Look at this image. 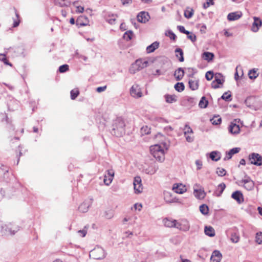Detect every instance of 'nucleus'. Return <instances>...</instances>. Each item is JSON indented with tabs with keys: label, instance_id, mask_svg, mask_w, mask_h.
Wrapping results in <instances>:
<instances>
[{
	"label": "nucleus",
	"instance_id": "nucleus-1",
	"mask_svg": "<svg viewBox=\"0 0 262 262\" xmlns=\"http://www.w3.org/2000/svg\"><path fill=\"white\" fill-rule=\"evenodd\" d=\"M125 123L122 119L117 118L113 124L112 134L116 137H121L125 134Z\"/></svg>",
	"mask_w": 262,
	"mask_h": 262
},
{
	"label": "nucleus",
	"instance_id": "nucleus-2",
	"mask_svg": "<svg viewBox=\"0 0 262 262\" xmlns=\"http://www.w3.org/2000/svg\"><path fill=\"white\" fill-rule=\"evenodd\" d=\"M150 150L153 157L160 162H163L165 159V152L162 147L159 144L151 146Z\"/></svg>",
	"mask_w": 262,
	"mask_h": 262
},
{
	"label": "nucleus",
	"instance_id": "nucleus-3",
	"mask_svg": "<svg viewBox=\"0 0 262 262\" xmlns=\"http://www.w3.org/2000/svg\"><path fill=\"white\" fill-rule=\"evenodd\" d=\"M148 62L147 60L142 59H139L133 63L129 68V72L132 74H135L143 68L147 67Z\"/></svg>",
	"mask_w": 262,
	"mask_h": 262
},
{
	"label": "nucleus",
	"instance_id": "nucleus-4",
	"mask_svg": "<svg viewBox=\"0 0 262 262\" xmlns=\"http://www.w3.org/2000/svg\"><path fill=\"white\" fill-rule=\"evenodd\" d=\"M89 256L94 259H101L105 257L106 253L102 248L97 247L90 251Z\"/></svg>",
	"mask_w": 262,
	"mask_h": 262
},
{
	"label": "nucleus",
	"instance_id": "nucleus-5",
	"mask_svg": "<svg viewBox=\"0 0 262 262\" xmlns=\"http://www.w3.org/2000/svg\"><path fill=\"white\" fill-rule=\"evenodd\" d=\"M18 230L19 227L17 226L9 223L2 226L1 232L6 235H14Z\"/></svg>",
	"mask_w": 262,
	"mask_h": 262
},
{
	"label": "nucleus",
	"instance_id": "nucleus-6",
	"mask_svg": "<svg viewBox=\"0 0 262 262\" xmlns=\"http://www.w3.org/2000/svg\"><path fill=\"white\" fill-rule=\"evenodd\" d=\"M236 183L239 186H243L248 191L253 190L254 187V182L247 175L245 176L244 179L238 181Z\"/></svg>",
	"mask_w": 262,
	"mask_h": 262
},
{
	"label": "nucleus",
	"instance_id": "nucleus-7",
	"mask_svg": "<svg viewBox=\"0 0 262 262\" xmlns=\"http://www.w3.org/2000/svg\"><path fill=\"white\" fill-rule=\"evenodd\" d=\"M249 160L252 164L256 166H260L262 165V157L258 154L253 152L250 154L249 156Z\"/></svg>",
	"mask_w": 262,
	"mask_h": 262
},
{
	"label": "nucleus",
	"instance_id": "nucleus-8",
	"mask_svg": "<svg viewBox=\"0 0 262 262\" xmlns=\"http://www.w3.org/2000/svg\"><path fill=\"white\" fill-rule=\"evenodd\" d=\"M200 187L201 186L198 184H195L193 187V194L195 198L200 200L204 199L206 195V193L203 189H201Z\"/></svg>",
	"mask_w": 262,
	"mask_h": 262
},
{
	"label": "nucleus",
	"instance_id": "nucleus-9",
	"mask_svg": "<svg viewBox=\"0 0 262 262\" xmlns=\"http://www.w3.org/2000/svg\"><path fill=\"white\" fill-rule=\"evenodd\" d=\"M130 95L134 98H139L142 96L141 88L138 84H134L130 89Z\"/></svg>",
	"mask_w": 262,
	"mask_h": 262
},
{
	"label": "nucleus",
	"instance_id": "nucleus-10",
	"mask_svg": "<svg viewBox=\"0 0 262 262\" xmlns=\"http://www.w3.org/2000/svg\"><path fill=\"white\" fill-rule=\"evenodd\" d=\"M141 182V179L140 177H136L134 178L133 184L136 193H140L142 191L143 187Z\"/></svg>",
	"mask_w": 262,
	"mask_h": 262
},
{
	"label": "nucleus",
	"instance_id": "nucleus-11",
	"mask_svg": "<svg viewBox=\"0 0 262 262\" xmlns=\"http://www.w3.org/2000/svg\"><path fill=\"white\" fill-rule=\"evenodd\" d=\"M176 228L183 231H187L189 230L190 225L186 220H182L180 222H177Z\"/></svg>",
	"mask_w": 262,
	"mask_h": 262
},
{
	"label": "nucleus",
	"instance_id": "nucleus-12",
	"mask_svg": "<svg viewBox=\"0 0 262 262\" xmlns=\"http://www.w3.org/2000/svg\"><path fill=\"white\" fill-rule=\"evenodd\" d=\"M114 176V171L113 169L107 170L104 176L103 182L104 184L108 186L112 182Z\"/></svg>",
	"mask_w": 262,
	"mask_h": 262
},
{
	"label": "nucleus",
	"instance_id": "nucleus-13",
	"mask_svg": "<svg viewBox=\"0 0 262 262\" xmlns=\"http://www.w3.org/2000/svg\"><path fill=\"white\" fill-rule=\"evenodd\" d=\"M137 18L139 22L146 23L149 20L150 16L148 12L142 11L138 14Z\"/></svg>",
	"mask_w": 262,
	"mask_h": 262
},
{
	"label": "nucleus",
	"instance_id": "nucleus-14",
	"mask_svg": "<svg viewBox=\"0 0 262 262\" xmlns=\"http://www.w3.org/2000/svg\"><path fill=\"white\" fill-rule=\"evenodd\" d=\"M172 189L177 193L182 194L186 191L185 185L182 184H174L173 185Z\"/></svg>",
	"mask_w": 262,
	"mask_h": 262
},
{
	"label": "nucleus",
	"instance_id": "nucleus-15",
	"mask_svg": "<svg viewBox=\"0 0 262 262\" xmlns=\"http://www.w3.org/2000/svg\"><path fill=\"white\" fill-rule=\"evenodd\" d=\"M240 150L241 148L239 147H234L231 149L229 151L226 152V155L224 160L226 161L230 159L233 155L238 153Z\"/></svg>",
	"mask_w": 262,
	"mask_h": 262
},
{
	"label": "nucleus",
	"instance_id": "nucleus-16",
	"mask_svg": "<svg viewBox=\"0 0 262 262\" xmlns=\"http://www.w3.org/2000/svg\"><path fill=\"white\" fill-rule=\"evenodd\" d=\"M222 258V253L218 250H214L210 257L211 262H220Z\"/></svg>",
	"mask_w": 262,
	"mask_h": 262
},
{
	"label": "nucleus",
	"instance_id": "nucleus-17",
	"mask_svg": "<svg viewBox=\"0 0 262 262\" xmlns=\"http://www.w3.org/2000/svg\"><path fill=\"white\" fill-rule=\"evenodd\" d=\"M229 132L234 135H237L239 133V126L234 122H231L228 128Z\"/></svg>",
	"mask_w": 262,
	"mask_h": 262
},
{
	"label": "nucleus",
	"instance_id": "nucleus-18",
	"mask_svg": "<svg viewBox=\"0 0 262 262\" xmlns=\"http://www.w3.org/2000/svg\"><path fill=\"white\" fill-rule=\"evenodd\" d=\"M231 197L235 200L237 201V202L239 204L242 203L244 201V198L242 193L240 191H236L234 192L232 195Z\"/></svg>",
	"mask_w": 262,
	"mask_h": 262
},
{
	"label": "nucleus",
	"instance_id": "nucleus-19",
	"mask_svg": "<svg viewBox=\"0 0 262 262\" xmlns=\"http://www.w3.org/2000/svg\"><path fill=\"white\" fill-rule=\"evenodd\" d=\"M262 23L260 19L257 17L254 18V22L252 24L251 30L254 32H256L259 30V27L261 26Z\"/></svg>",
	"mask_w": 262,
	"mask_h": 262
},
{
	"label": "nucleus",
	"instance_id": "nucleus-20",
	"mask_svg": "<svg viewBox=\"0 0 262 262\" xmlns=\"http://www.w3.org/2000/svg\"><path fill=\"white\" fill-rule=\"evenodd\" d=\"M242 14L241 12H232L228 14L227 19L229 21H234L241 17Z\"/></svg>",
	"mask_w": 262,
	"mask_h": 262
},
{
	"label": "nucleus",
	"instance_id": "nucleus-21",
	"mask_svg": "<svg viewBox=\"0 0 262 262\" xmlns=\"http://www.w3.org/2000/svg\"><path fill=\"white\" fill-rule=\"evenodd\" d=\"M91 202L90 201H86L83 202L79 207V210L81 212H86L88 211Z\"/></svg>",
	"mask_w": 262,
	"mask_h": 262
},
{
	"label": "nucleus",
	"instance_id": "nucleus-22",
	"mask_svg": "<svg viewBox=\"0 0 262 262\" xmlns=\"http://www.w3.org/2000/svg\"><path fill=\"white\" fill-rule=\"evenodd\" d=\"M164 226L167 227H174L176 228V224L177 221L175 220H171L168 219H164L163 221Z\"/></svg>",
	"mask_w": 262,
	"mask_h": 262
},
{
	"label": "nucleus",
	"instance_id": "nucleus-23",
	"mask_svg": "<svg viewBox=\"0 0 262 262\" xmlns=\"http://www.w3.org/2000/svg\"><path fill=\"white\" fill-rule=\"evenodd\" d=\"M54 4L56 6L63 7L69 6L71 3L68 0H54Z\"/></svg>",
	"mask_w": 262,
	"mask_h": 262
},
{
	"label": "nucleus",
	"instance_id": "nucleus-24",
	"mask_svg": "<svg viewBox=\"0 0 262 262\" xmlns=\"http://www.w3.org/2000/svg\"><path fill=\"white\" fill-rule=\"evenodd\" d=\"M214 57V55L213 53L209 52H205L202 55V58L207 61L208 62H210L212 61Z\"/></svg>",
	"mask_w": 262,
	"mask_h": 262
},
{
	"label": "nucleus",
	"instance_id": "nucleus-25",
	"mask_svg": "<svg viewBox=\"0 0 262 262\" xmlns=\"http://www.w3.org/2000/svg\"><path fill=\"white\" fill-rule=\"evenodd\" d=\"M184 75V70L179 68L174 72V76L177 80H180L182 79Z\"/></svg>",
	"mask_w": 262,
	"mask_h": 262
},
{
	"label": "nucleus",
	"instance_id": "nucleus-26",
	"mask_svg": "<svg viewBox=\"0 0 262 262\" xmlns=\"http://www.w3.org/2000/svg\"><path fill=\"white\" fill-rule=\"evenodd\" d=\"M158 169V166L156 165H150L147 168L145 169L146 173L148 174H154Z\"/></svg>",
	"mask_w": 262,
	"mask_h": 262
},
{
	"label": "nucleus",
	"instance_id": "nucleus-27",
	"mask_svg": "<svg viewBox=\"0 0 262 262\" xmlns=\"http://www.w3.org/2000/svg\"><path fill=\"white\" fill-rule=\"evenodd\" d=\"M204 232L206 235L210 237H213L215 236V230L211 226H205Z\"/></svg>",
	"mask_w": 262,
	"mask_h": 262
},
{
	"label": "nucleus",
	"instance_id": "nucleus-28",
	"mask_svg": "<svg viewBox=\"0 0 262 262\" xmlns=\"http://www.w3.org/2000/svg\"><path fill=\"white\" fill-rule=\"evenodd\" d=\"M210 158L214 161H218L221 159V153L217 151H213L210 153Z\"/></svg>",
	"mask_w": 262,
	"mask_h": 262
},
{
	"label": "nucleus",
	"instance_id": "nucleus-29",
	"mask_svg": "<svg viewBox=\"0 0 262 262\" xmlns=\"http://www.w3.org/2000/svg\"><path fill=\"white\" fill-rule=\"evenodd\" d=\"M165 101L167 103H172L177 101V96L174 95L166 94L164 95Z\"/></svg>",
	"mask_w": 262,
	"mask_h": 262
},
{
	"label": "nucleus",
	"instance_id": "nucleus-30",
	"mask_svg": "<svg viewBox=\"0 0 262 262\" xmlns=\"http://www.w3.org/2000/svg\"><path fill=\"white\" fill-rule=\"evenodd\" d=\"M189 88L193 91L196 90L199 87V80H189Z\"/></svg>",
	"mask_w": 262,
	"mask_h": 262
},
{
	"label": "nucleus",
	"instance_id": "nucleus-31",
	"mask_svg": "<svg viewBox=\"0 0 262 262\" xmlns=\"http://www.w3.org/2000/svg\"><path fill=\"white\" fill-rule=\"evenodd\" d=\"M159 43L157 41L154 42L150 45L148 46L146 48V51L148 53H150L153 52L156 49H157L159 47Z\"/></svg>",
	"mask_w": 262,
	"mask_h": 262
},
{
	"label": "nucleus",
	"instance_id": "nucleus-32",
	"mask_svg": "<svg viewBox=\"0 0 262 262\" xmlns=\"http://www.w3.org/2000/svg\"><path fill=\"white\" fill-rule=\"evenodd\" d=\"M176 56L177 58H178L180 62H183L184 60L183 57V50L180 48H177L175 50Z\"/></svg>",
	"mask_w": 262,
	"mask_h": 262
},
{
	"label": "nucleus",
	"instance_id": "nucleus-33",
	"mask_svg": "<svg viewBox=\"0 0 262 262\" xmlns=\"http://www.w3.org/2000/svg\"><path fill=\"white\" fill-rule=\"evenodd\" d=\"M258 69H253L250 70L248 73V76L250 79H255L258 76V73H257Z\"/></svg>",
	"mask_w": 262,
	"mask_h": 262
},
{
	"label": "nucleus",
	"instance_id": "nucleus-34",
	"mask_svg": "<svg viewBox=\"0 0 262 262\" xmlns=\"http://www.w3.org/2000/svg\"><path fill=\"white\" fill-rule=\"evenodd\" d=\"M194 13V11L192 8H191L190 7L187 8V9L184 11V16L189 19L192 17Z\"/></svg>",
	"mask_w": 262,
	"mask_h": 262
},
{
	"label": "nucleus",
	"instance_id": "nucleus-35",
	"mask_svg": "<svg viewBox=\"0 0 262 262\" xmlns=\"http://www.w3.org/2000/svg\"><path fill=\"white\" fill-rule=\"evenodd\" d=\"M240 239L239 235L238 233L233 232L231 234L230 240L233 243H237Z\"/></svg>",
	"mask_w": 262,
	"mask_h": 262
},
{
	"label": "nucleus",
	"instance_id": "nucleus-36",
	"mask_svg": "<svg viewBox=\"0 0 262 262\" xmlns=\"http://www.w3.org/2000/svg\"><path fill=\"white\" fill-rule=\"evenodd\" d=\"M140 133L142 136L148 135L150 133V128L147 125L143 126L141 128Z\"/></svg>",
	"mask_w": 262,
	"mask_h": 262
},
{
	"label": "nucleus",
	"instance_id": "nucleus-37",
	"mask_svg": "<svg viewBox=\"0 0 262 262\" xmlns=\"http://www.w3.org/2000/svg\"><path fill=\"white\" fill-rule=\"evenodd\" d=\"M222 118L219 116H214L212 118L210 119V122L213 125H218L221 123Z\"/></svg>",
	"mask_w": 262,
	"mask_h": 262
},
{
	"label": "nucleus",
	"instance_id": "nucleus-38",
	"mask_svg": "<svg viewBox=\"0 0 262 262\" xmlns=\"http://www.w3.org/2000/svg\"><path fill=\"white\" fill-rule=\"evenodd\" d=\"M174 89L179 92H181L185 89L184 84L183 82H178L174 85Z\"/></svg>",
	"mask_w": 262,
	"mask_h": 262
},
{
	"label": "nucleus",
	"instance_id": "nucleus-39",
	"mask_svg": "<svg viewBox=\"0 0 262 262\" xmlns=\"http://www.w3.org/2000/svg\"><path fill=\"white\" fill-rule=\"evenodd\" d=\"M208 102L205 97H202L199 102V105L201 108H205L207 106Z\"/></svg>",
	"mask_w": 262,
	"mask_h": 262
},
{
	"label": "nucleus",
	"instance_id": "nucleus-40",
	"mask_svg": "<svg viewBox=\"0 0 262 262\" xmlns=\"http://www.w3.org/2000/svg\"><path fill=\"white\" fill-rule=\"evenodd\" d=\"M164 200L166 202L168 203H172L175 202L176 199L175 198H171V194L169 192L164 193Z\"/></svg>",
	"mask_w": 262,
	"mask_h": 262
},
{
	"label": "nucleus",
	"instance_id": "nucleus-41",
	"mask_svg": "<svg viewBox=\"0 0 262 262\" xmlns=\"http://www.w3.org/2000/svg\"><path fill=\"white\" fill-rule=\"evenodd\" d=\"M200 211L203 214L206 215L208 213V207L205 204L201 205L200 206Z\"/></svg>",
	"mask_w": 262,
	"mask_h": 262
},
{
	"label": "nucleus",
	"instance_id": "nucleus-42",
	"mask_svg": "<svg viewBox=\"0 0 262 262\" xmlns=\"http://www.w3.org/2000/svg\"><path fill=\"white\" fill-rule=\"evenodd\" d=\"M133 35V33L132 31H126L123 36V37L124 39L127 41H129L131 40L132 38V36Z\"/></svg>",
	"mask_w": 262,
	"mask_h": 262
},
{
	"label": "nucleus",
	"instance_id": "nucleus-43",
	"mask_svg": "<svg viewBox=\"0 0 262 262\" xmlns=\"http://www.w3.org/2000/svg\"><path fill=\"white\" fill-rule=\"evenodd\" d=\"M231 94L230 91H228L223 94L221 98L225 100L226 101H230L231 100Z\"/></svg>",
	"mask_w": 262,
	"mask_h": 262
},
{
	"label": "nucleus",
	"instance_id": "nucleus-44",
	"mask_svg": "<svg viewBox=\"0 0 262 262\" xmlns=\"http://www.w3.org/2000/svg\"><path fill=\"white\" fill-rule=\"evenodd\" d=\"M184 134L185 135L187 134H192L193 130L188 125L186 124L183 128Z\"/></svg>",
	"mask_w": 262,
	"mask_h": 262
},
{
	"label": "nucleus",
	"instance_id": "nucleus-45",
	"mask_svg": "<svg viewBox=\"0 0 262 262\" xmlns=\"http://www.w3.org/2000/svg\"><path fill=\"white\" fill-rule=\"evenodd\" d=\"M71 98L74 100L78 96L79 92L78 89H74L71 91Z\"/></svg>",
	"mask_w": 262,
	"mask_h": 262
},
{
	"label": "nucleus",
	"instance_id": "nucleus-46",
	"mask_svg": "<svg viewBox=\"0 0 262 262\" xmlns=\"http://www.w3.org/2000/svg\"><path fill=\"white\" fill-rule=\"evenodd\" d=\"M222 77V75L220 73L215 74V82H216L217 84H222L224 80H222L221 78Z\"/></svg>",
	"mask_w": 262,
	"mask_h": 262
},
{
	"label": "nucleus",
	"instance_id": "nucleus-47",
	"mask_svg": "<svg viewBox=\"0 0 262 262\" xmlns=\"http://www.w3.org/2000/svg\"><path fill=\"white\" fill-rule=\"evenodd\" d=\"M216 173L220 177H223L226 175V171L224 168H221L218 167L216 171Z\"/></svg>",
	"mask_w": 262,
	"mask_h": 262
},
{
	"label": "nucleus",
	"instance_id": "nucleus-48",
	"mask_svg": "<svg viewBox=\"0 0 262 262\" xmlns=\"http://www.w3.org/2000/svg\"><path fill=\"white\" fill-rule=\"evenodd\" d=\"M78 3V1H75L73 3V5L75 6L76 7V12L77 13H82L84 11V8L81 6H77L76 4Z\"/></svg>",
	"mask_w": 262,
	"mask_h": 262
},
{
	"label": "nucleus",
	"instance_id": "nucleus-49",
	"mask_svg": "<svg viewBox=\"0 0 262 262\" xmlns=\"http://www.w3.org/2000/svg\"><path fill=\"white\" fill-rule=\"evenodd\" d=\"M256 242L258 244H262V232H259L257 233L256 236Z\"/></svg>",
	"mask_w": 262,
	"mask_h": 262
},
{
	"label": "nucleus",
	"instance_id": "nucleus-50",
	"mask_svg": "<svg viewBox=\"0 0 262 262\" xmlns=\"http://www.w3.org/2000/svg\"><path fill=\"white\" fill-rule=\"evenodd\" d=\"M69 70V66L67 64H63L59 67V72L60 73H64L68 71Z\"/></svg>",
	"mask_w": 262,
	"mask_h": 262
},
{
	"label": "nucleus",
	"instance_id": "nucleus-51",
	"mask_svg": "<svg viewBox=\"0 0 262 262\" xmlns=\"http://www.w3.org/2000/svg\"><path fill=\"white\" fill-rule=\"evenodd\" d=\"M114 216V212L112 210H109L105 212V217L107 219H112Z\"/></svg>",
	"mask_w": 262,
	"mask_h": 262
},
{
	"label": "nucleus",
	"instance_id": "nucleus-52",
	"mask_svg": "<svg viewBox=\"0 0 262 262\" xmlns=\"http://www.w3.org/2000/svg\"><path fill=\"white\" fill-rule=\"evenodd\" d=\"M81 19H84V22L80 24L81 26H86L88 24L89 22L88 18L85 16H81L80 17H79L78 19L79 21H80Z\"/></svg>",
	"mask_w": 262,
	"mask_h": 262
},
{
	"label": "nucleus",
	"instance_id": "nucleus-53",
	"mask_svg": "<svg viewBox=\"0 0 262 262\" xmlns=\"http://www.w3.org/2000/svg\"><path fill=\"white\" fill-rule=\"evenodd\" d=\"M15 14H16V18H14L13 24V27H17L19 24V15L17 13H15Z\"/></svg>",
	"mask_w": 262,
	"mask_h": 262
},
{
	"label": "nucleus",
	"instance_id": "nucleus-54",
	"mask_svg": "<svg viewBox=\"0 0 262 262\" xmlns=\"http://www.w3.org/2000/svg\"><path fill=\"white\" fill-rule=\"evenodd\" d=\"M205 77L207 80H211L213 77V73L212 71H208L205 74Z\"/></svg>",
	"mask_w": 262,
	"mask_h": 262
},
{
	"label": "nucleus",
	"instance_id": "nucleus-55",
	"mask_svg": "<svg viewBox=\"0 0 262 262\" xmlns=\"http://www.w3.org/2000/svg\"><path fill=\"white\" fill-rule=\"evenodd\" d=\"M177 28H178V30H179V31L182 33H183L187 35H189L190 34V32L186 30L184 27L183 26H178L177 27Z\"/></svg>",
	"mask_w": 262,
	"mask_h": 262
},
{
	"label": "nucleus",
	"instance_id": "nucleus-56",
	"mask_svg": "<svg viewBox=\"0 0 262 262\" xmlns=\"http://www.w3.org/2000/svg\"><path fill=\"white\" fill-rule=\"evenodd\" d=\"M226 185L224 183H221L218 185L217 189L220 190V193L221 194L225 189Z\"/></svg>",
	"mask_w": 262,
	"mask_h": 262
},
{
	"label": "nucleus",
	"instance_id": "nucleus-57",
	"mask_svg": "<svg viewBox=\"0 0 262 262\" xmlns=\"http://www.w3.org/2000/svg\"><path fill=\"white\" fill-rule=\"evenodd\" d=\"M191 134H187L186 135H185L186 141L188 142H192L194 140L193 136H191Z\"/></svg>",
	"mask_w": 262,
	"mask_h": 262
},
{
	"label": "nucleus",
	"instance_id": "nucleus-58",
	"mask_svg": "<svg viewBox=\"0 0 262 262\" xmlns=\"http://www.w3.org/2000/svg\"><path fill=\"white\" fill-rule=\"evenodd\" d=\"M8 53V52L6 51L5 52V53H3V54H1L0 53V60L2 62H4V61L6 60L7 59V58H6V55Z\"/></svg>",
	"mask_w": 262,
	"mask_h": 262
},
{
	"label": "nucleus",
	"instance_id": "nucleus-59",
	"mask_svg": "<svg viewBox=\"0 0 262 262\" xmlns=\"http://www.w3.org/2000/svg\"><path fill=\"white\" fill-rule=\"evenodd\" d=\"M187 37L192 42H194L196 40V36L192 33H190L189 35H187Z\"/></svg>",
	"mask_w": 262,
	"mask_h": 262
},
{
	"label": "nucleus",
	"instance_id": "nucleus-60",
	"mask_svg": "<svg viewBox=\"0 0 262 262\" xmlns=\"http://www.w3.org/2000/svg\"><path fill=\"white\" fill-rule=\"evenodd\" d=\"M213 4H214L213 2H210V1H207L206 3L204 4L203 7L204 9H207L211 5H212Z\"/></svg>",
	"mask_w": 262,
	"mask_h": 262
},
{
	"label": "nucleus",
	"instance_id": "nucleus-61",
	"mask_svg": "<svg viewBox=\"0 0 262 262\" xmlns=\"http://www.w3.org/2000/svg\"><path fill=\"white\" fill-rule=\"evenodd\" d=\"M76 56L77 58H82L85 61H87V60H88V57H86V56H85L84 55H80V54H79L78 53H76Z\"/></svg>",
	"mask_w": 262,
	"mask_h": 262
},
{
	"label": "nucleus",
	"instance_id": "nucleus-62",
	"mask_svg": "<svg viewBox=\"0 0 262 262\" xmlns=\"http://www.w3.org/2000/svg\"><path fill=\"white\" fill-rule=\"evenodd\" d=\"M78 233L79 234L80 236L83 237L86 234V230L85 229L80 230L78 231Z\"/></svg>",
	"mask_w": 262,
	"mask_h": 262
},
{
	"label": "nucleus",
	"instance_id": "nucleus-63",
	"mask_svg": "<svg viewBox=\"0 0 262 262\" xmlns=\"http://www.w3.org/2000/svg\"><path fill=\"white\" fill-rule=\"evenodd\" d=\"M121 1L123 5H130L133 2L132 0H121Z\"/></svg>",
	"mask_w": 262,
	"mask_h": 262
},
{
	"label": "nucleus",
	"instance_id": "nucleus-64",
	"mask_svg": "<svg viewBox=\"0 0 262 262\" xmlns=\"http://www.w3.org/2000/svg\"><path fill=\"white\" fill-rule=\"evenodd\" d=\"M134 208L135 210H138L139 211H140L142 208V205L141 204L136 203L134 205Z\"/></svg>",
	"mask_w": 262,
	"mask_h": 262
}]
</instances>
